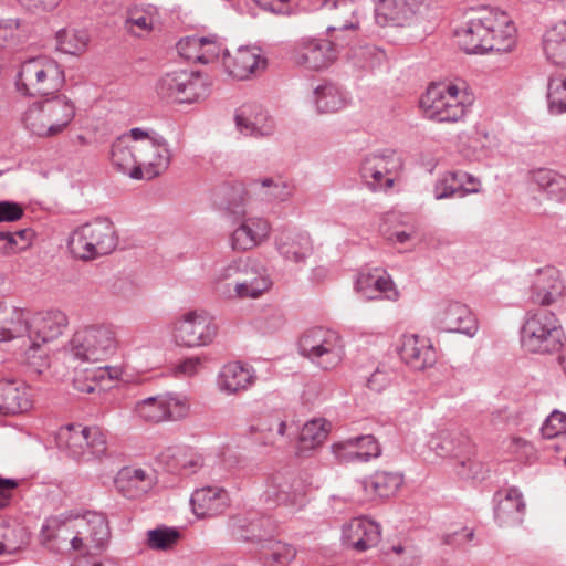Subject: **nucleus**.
Instances as JSON below:
<instances>
[{"label":"nucleus","mask_w":566,"mask_h":566,"mask_svg":"<svg viewBox=\"0 0 566 566\" xmlns=\"http://www.w3.org/2000/svg\"><path fill=\"white\" fill-rule=\"evenodd\" d=\"M34 102L24 113L25 127L43 138L62 134L75 117L74 103L63 94Z\"/></svg>","instance_id":"obj_1"},{"label":"nucleus","mask_w":566,"mask_h":566,"mask_svg":"<svg viewBox=\"0 0 566 566\" xmlns=\"http://www.w3.org/2000/svg\"><path fill=\"white\" fill-rule=\"evenodd\" d=\"M69 325V318L61 310H48L31 314L29 348L25 349L28 377L39 376L49 367L48 356L38 352L41 346L56 339Z\"/></svg>","instance_id":"obj_2"},{"label":"nucleus","mask_w":566,"mask_h":566,"mask_svg":"<svg viewBox=\"0 0 566 566\" xmlns=\"http://www.w3.org/2000/svg\"><path fill=\"white\" fill-rule=\"evenodd\" d=\"M564 329L555 313L527 311L521 328L522 348L531 354H556L564 347Z\"/></svg>","instance_id":"obj_3"},{"label":"nucleus","mask_w":566,"mask_h":566,"mask_svg":"<svg viewBox=\"0 0 566 566\" xmlns=\"http://www.w3.org/2000/svg\"><path fill=\"white\" fill-rule=\"evenodd\" d=\"M65 84L62 66L49 56H36L24 61L17 75L15 86L24 96H50Z\"/></svg>","instance_id":"obj_4"},{"label":"nucleus","mask_w":566,"mask_h":566,"mask_svg":"<svg viewBox=\"0 0 566 566\" xmlns=\"http://www.w3.org/2000/svg\"><path fill=\"white\" fill-rule=\"evenodd\" d=\"M117 244L115 227L107 218H97L78 227L71 233L67 242L71 253L84 261L107 255Z\"/></svg>","instance_id":"obj_5"},{"label":"nucleus","mask_w":566,"mask_h":566,"mask_svg":"<svg viewBox=\"0 0 566 566\" xmlns=\"http://www.w3.org/2000/svg\"><path fill=\"white\" fill-rule=\"evenodd\" d=\"M472 96L455 84H431L420 98L426 115L440 123L461 120L472 104Z\"/></svg>","instance_id":"obj_6"},{"label":"nucleus","mask_w":566,"mask_h":566,"mask_svg":"<svg viewBox=\"0 0 566 566\" xmlns=\"http://www.w3.org/2000/svg\"><path fill=\"white\" fill-rule=\"evenodd\" d=\"M298 350L303 357L323 370L334 369L345 356L340 335L323 326L304 331L298 338Z\"/></svg>","instance_id":"obj_7"},{"label":"nucleus","mask_w":566,"mask_h":566,"mask_svg":"<svg viewBox=\"0 0 566 566\" xmlns=\"http://www.w3.org/2000/svg\"><path fill=\"white\" fill-rule=\"evenodd\" d=\"M505 12L483 9L471 17L462 27L454 31L460 48L469 54H483L492 48L490 35L493 27L505 24Z\"/></svg>","instance_id":"obj_8"},{"label":"nucleus","mask_w":566,"mask_h":566,"mask_svg":"<svg viewBox=\"0 0 566 566\" xmlns=\"http://www.w3.org/2000/svg\"><path fill=\"white\" fill-rule=\"evenodd\" d=\"M117 347L116 333L111 325L85 326L74 333L70 340L71 354L83 361H101Z\"/></svg>","instance_id":"obj_9"},{"label":"nucleus","mask_w":566,"mask_h":566,"mask_svg":"<svg viewBox=\"0 0 566 566\" xmlns=\"http://www.w3.org/2000/svg\"><path fill=\"white\" fill-rule=\"evenodd\" d=\"M217 334V324L205 311H188L171 323L172 339L180 347L207 346L213 342Z\"/></svg>","instance_id":"obj_10"},{"label":"nucleus","mask_w":566,"mask_h":566,"mask_svg":"<svg viewBox=\"0 0 566 566\" xmlns=\"http://www.w3.org/2000/svg\"><path fill=\"white\" fill-rule=\"evenodd\" d=\"M156 92L160 99L191 104L207 94L203 78L193 71L175 70L167 72L156 83Z\"/></svg>","instance_id":"obj_11"},{"label":"nucleus","mask_w":566,"mask_h":566,"mask_svg":"<svg viewBox=\"0 0 566 566\" xmlns=\"http://www.w3.org/2000/svg\"><path fill=\"white\" fill-rule=\"evenodd\" d=\"M188 411L187 399L174 391H160L137 402L135 407L136 415L151 423L179 420L185 418Z\"/></svg>","instance_id":"obj_12"},{"label":"nucleus","mask_w":566,"mask_h":566,"mask_svg":"<svg viewBox=\"0 0 566 566\" xmlns=\"http://www.w3.org/2000/svg\"><path fill=\"white\" fill-rule=\"evenodd\" d=\"M308 484L291 472H277L265 482L263 495L266 502L300 509L305 505Z\"/></svg>","instance_id":"obj_13"},{"label":"nucleus","mask_w":566,"mask_h":566,"mask_svg":"<svg viewBox=\"0 0 566 566\" xmlns=\"http://www.w3.org/2000/svg\"><path fill=\"white\" fill-rule=\"evenodd\" d=\"M244 259L231 261L217 273L212 286L216 294L227 300L244 298L245 295H253L265 285L263 283L251 285V282L243 280Z\"/></svg>","instance_id":"obj_14"},{"label":"nucleus","mask_w":566,"mask_h":566,"mask_svg":"<svg viewBox=\"0 0 566 566\" xmlns=\"http://www.w3.org/2000/svg\"><path fill=\"white\" fill-rule=\"evenodd\" d=\"M566 285L560 271L554 266L538 269L532 276L528 302L549 306L563 302Z\"/></svg>","instance_id":"obj_15"},{"label":"nucleus","mask_w":566,"mask_h":566,"mask_svg":"<svg viewBox=\"0 0 566 566\" xmlns=\"http://www.w3.org/2000/svg\"><path fill=\"white\" fill-rule=\"evenodd\" d=\"M74 516L77 537L81 539L80 553H87L91 549H103L111 537L106 516L92 511Z\"/></svg>","instance_id":"obj_16"},{"label":"nucleus","mask_w":566,"mask_h":566,"mask_svg":"<svg viewBox=\"0 0 566 566\" xmlns=\"http://www.w3.org/2000/svg\"><path fill=\"white\" fill-rule=\"evenodd\" d=\"M335 59L336 49L326 39H302L293 51L295 63L314 71L328 67Z\"/></svg>","instance_id":"obj_17"},{"label":"nucleus","mask_w":566,"mask_h":566,"mask_svg":"<svg viewBox=\"0 0 566 566\" xmlns=\"http://www.w3.org/2000/svg\"><path fill=\"white\" fill-rule=\"evenodd\" d=\"M438 327L447 333L472 337L478 332V321L471 310L460 302H444L436 315Z\"/></svg>","instance_id":"obj_18"},{"label":"nucleus","mask_w":566,"mask_h":566,"mask_svg":"<svg viewBox=\"0 0 566 566\" xmlns=\"http://www.w3.org/2000/svg\"><path fill=\"white\" fill-rule=\"evenodd\" d=\"M136 150L138 166L144 171V178H155L170 165L171 153L167 142L161 136L136 144Z\"/></svg>","instance_id":"obj_19"},{"label":"nucleus","mask_w":566,"mask_h":566,"mask_svg":"<svg viewBox=\"0 0 566 566\" xmlns=\"http://www.w3.org/2000/svg\"><path fill=\"white\" fill-rule=\"evenodd\" d=\"M494 518L500 526H515L523 522L526 504L516 486L501 489L494 494Z\"/></svg>","instance_id":"obj_20"},{"label":"nucleus","mask_w":566,"mask_h":566,"mask_svg":"<svg viewBox=\"0 0 566 566\" xmlns=\"http://www.w3.org/2000/svg\"><path fill=\"white\" fill-rule=\"evenodd\" d=\"M42 536L45 541L53 542L52 547L56 551L80 553L81 539L77 537L73 514L46 520L42 527Z\"/></svg>","instance_id":"obj_21"},{"label":"nucleus","mask_w":566,"mask_h":566,"mask_svg":"<svg viewBox=\"0 0 566 566\" xmlns=\"http://www.w3.org/2000/svg\"><path fill=\"white\" fill-rule=\"evenodd\" d=\"M380 534L377 523L365 517H357L344 525L342 541L347 548L365 552L379 543Z\"/></svg>","instance_id":"obj_22"},{"label":"nucleus","mask_w":566,"mask_h":566,"mask_svg":"<svg viewBox=\"0 0 566 566\" xmlns=\"http://www.w3.org/2000/svg\"><path fill=\"white\" fill-rule=\"evenodd\" d=\"M400 357L415 370H424L433 367L438 358L430 339L418 335L403 336Z\"/></svg>","instance_id":"obj_23"},{"label":"nucleus","mask_w":566,"mask_h":566,"mask_svg":"<svg viewBox=\"0 0 566 566\" xmlns=\"http://www.w3.org/2000/svg\"><path fill=\"white\" fill-rule=\"evenodd\" d=\"M119 366H98L76 369L73 377L75 389H114L123 378Z\"/></svg>","instance_id":"obj_24"},{"label":"nucleus","mask_w":566,"mask_h":566,"mask_svg":"<svg viewBox=\"0 0 566 566\" xmlns=\"http://www.w3.org/2000/svg\"><path fill=\"white\" fill-rule=\"evenodd\" d=\"M193 513L201 518L222 514L230 504L228 492L220 486L196 490L190 499Z\"/></svg>","instance_id":"obj_25"},{"label":"nucleus","mask_w":566,"mask_h":566,"mask_svg":"<svg viewBox=\"0 0 566 566\" xmlns=\"http://www.w3.org/2000/svg\"><path fill=\"white\" fill-rule=\"evenodd\" d=\"M116 490L127 499H138L155 484L151 472L134 467L120 469L114 480Z\"/></svg>","instance_id":"obj_26"},{"label":"nucleus","mask_w":566,"mask_h":566,"mask_svg":"<svg viewBox=\"0 0 566 566\" xmlns=\"http://www.w3.org/2000/svg\"><path fill=\"white\" fill-rule=\"evenodd\" d=\"M375 269L373 272H361L355 282L356 290L361 293L367 300H378L384 297L389 301L398 300L399 293L390 276L382 271Z\"/></svg>","instance_id":"obj_27"},{"label":"nucleus","mask_w":566,"mask_h":566,"mask_svg":"<svg viewBox=\"0 0 566 566\" xmlns=\"http://www.w3.org/2000/svg\"><path fill=\"white\" fill-rule=\"evenodd\" d=\"M177 49L186 59H193L205 64L218 60L221 52L224 53L226 50L218 41L217 35L188 36L177 43Z\"/></svg>","instance_id":"obj_28"},{"label":"nucleus","mask_w":566,"mask_h":566,"mask_svg":"<svg viewBox=\"0 0 566 566\" xmlns=\"http://www.w3.org/2000/svg\"><path fill=\"white\" fill-rule=\"evenodd\" d=\"M222 63L230 76L237 80H247L259 69H264L265 60L249 48H240L233 54L224 50Z\"/></svg>","instance_id":"obj_29"},{"label":"nucleus","mask_w":566,"mask_h":566,"mask_svg":"<svg viewBox=\"0 0 566 566\" xmlns=\"http://www.w3.org/2000/svg\"><path fill=\"white\" fill-rule=\"evenodd\" d=\"M275 247L280 255L294 263L304 262L313 251L312 241L307 233L297 231H282L275 239Z\"/></svg>","instance_id":"obj_30"},{"label":"nucleus","mask_w":566,"mask_h":566,"mask_svg":"<svg viewBox=\"0 0 566 566\" xmlns=\"http://www.w3.org/2000/svg\"><path fill=\"white\" fill-rule=\"evenodd\" d=\"M256 380L255 369L240 360L224 364L217 377L219 389H248L255 386Z\"/></svg>","instance_id":"obj_31"},{"label":"nucleus","mask_w":566,"mask_h":566,"mask_svg":"<svg viewBox=\"0 0 566 566\" xmlns=\"http://www.w3.org/2000/svg\"><path fill=\"white\" fill-rule=\"evenodd\" d=\"M269 222L260 218L243 221L231 234V247L237 251H245L260 244L268 238Z\"/></svg>","instance_id":"obj_32"},{"label":"nucleus","mask_w":566,"mask_h":566,"mask_svg":"<svg viewBox=\"0 0 566 566\" xmlns=\"http://www.w3.org/2000/svg\"><path fill=\"white\" fill-rule=\"evenodd\" d=\"M136 144L130 145L126 136L118 137L111 148L114 167L133 179H143L144 171L138 166Z\"/></svg>","instance_id":"obj_33"},{"label":"nucleus","mask_w":566,"mask_h":566,"mask_svg":"<svg viewBox=\"0 0 566 566\" xmlns=\"http://www.w3.org/2000/svg\"><path fill=\"white\" fill-rule=\"evenodd\" d=\"M235 124L241 133L251 136L271 134L273 123L259 105H244L235 115Z\"/></svg>","instance_id":"obj_34"},{"label":"nucleus","mask_w":566,"mask_h":566,"mask_svg":"<svg viewBox=\"0 0 566 566\" xmlns=\"http://www.w3.org/2000/svg\"><path fill=\"white\" fill-rule=\"evenodd\" d=\"M413 18V11L405 0H379L375 19L380 27H403Z\"/></svg>","instance_id":"obj_35"},{"label":"nucleus","mask_w":566,"mask_h":566,"mask_svg":"<svg viewBox=\"0 0 566 566\" xmlns=\"http://www.w3.org/2000/svg\"><path fill=\"white\" fill-rule=\"evenodd\" d=\"M161 460L170 470L184 474L195 473L202 467V457L188 447H170L161 453Z\"/></svg>","instance_id":"obj_36"},{"label":"nucleus","mask_w":566,"mask_h":566,"mask_svg":"<svg viewBox=\"0 0 566 566\" xmlns=\"http://www.w3.org/2000/svg\"><path fill=\"white\" fill-rule=\"evenodd\" d=\"M31 313L22 308H13L3 322H0V342L22 338L23 345L29 348V334Z\"/></svg>","instance_id":"obj_37"},{"label":"nucleus","mask_w":566,"mask_h":566,"mask_svg":"<svg viewBox=\"0 0 566 566\" xmlns=\"http://www.w3.org/2000/svg\"><path fill=\"white\" fill-rule=\"evenodd\" d=\"M86 440L85 427L81 424H67L62 427L56 434L57 446L69 451L73 458L83 461L87 458L85 449Z\"/></svg>","instance_id":"obj_38"},{"label":"nucleus","mask_w":566,"mask_h":566,"mask_svg":"<svg viewBox=\"0 0 566 566\" xmlns=\"http://www.w3.org/2000/svg\"><path fill=\"white\" fill-rule=\"evenodd\" d=\"M331 430V423L324 418H315L304 423L298 439V453L315 450L324 443Z\"/></svg>","instance_id":"obj_39"},{"label":"nucleus","mask_w":566,"mask_h":566,"mask_svg":"<svg viewBox=\"0 0 566 566\" xmlns=\"http://www.w3.org/2000/svg\"><path fill=\"white\" fill-rule=\"evenodd\" d=\"M543 50L548 61L562 65L566 57V21L548 29L543 36Z\"/></svg>","instance_id":"obj_40"},{"label":"nucleus","mask_w":566,"mask_h":566,"mask_svg":"<svg viewBox=\"0 0 566 566\" xmlns=\"http://www.w3.org/2000/svg\"><path fill=\"white\" fill-rule=\"evenodd\" d=\"M218 203L235 218H242L245 214L247 190L241 182L233 185H222L216 193Z\"/></svg>","instance_id":"obj_41"},{"label":"nucleus","mask_w":566,"mask_h":566,"mask_svg":"<svg viewBox=\"0 0 566 566\" xmlns=\"http://www.w3.org/2000/svg\"><path fill=\"white\" fill-rule=\"evenodd\" d=\"M296 548L282 541L269 539L262 544L261 560L264 566H287L296 557Z\"/></svg>","instance_id":"obj_42"},{"label":"nucleus","mask_w":566,"mask_h":566,"mask_svg":"<svg viewBox=\"0 0 566 566\" xmlns=\"http://www.w3.org/2000/svg\"><path fill=\"white\" fill-rule=\"evenodd\" d=\"M314 96L319 113H335L346 104L344 94L332 83H326L315 88Z\"/></svg>","instance_id":"obj_43"},{"label":"nucleus","mask_w":566,"mask_h":566,"mask_svg":"<svg viewBox=\"0 0 566 566\" xmlns=\"http://www.w3.org/2000/svg\"><path fill=\"white\" fill-rule=\"evenodd\" d=\"M533 181L538 186L539 189L545 190L552 198L557 201H563L565 198L564 185L565 178L558 175L554 170L539 168L532 172Z\"/></svg>","instance_id":"obj_44"},{"label":"nucleus","mask_w":566,"mask_h":566,"mask_svg":"<svg viewBox=\"0 0 566 566\" xmlns=\"http://www.w3.org/2000/svg\"><path fill=\"white\" fill-rule=\"evenodd\" d=\"M371 491L376 497L394 495L403 483V476L397 472L377 471L369 476Z\"/></svg>","instance_id":"obj_45"},{"label":"nucleus","mask_w":566,"mask_h":566,"mask_svg":"<svg viewBox=\"0 0 566 566\" xmlns=\"http://www.w3.org/2000/svg\"><path fill=\"white\" fill-rule=\"evenodd\" d=\"M505 20V24L500 25L497 23L490 31L494 46L488 48V52L506 53L514 49L516 44V29L506 13Z\"/></svg>","instance_id":"obj_46"},{"label":"nucleus","mask_w":566,"mask_h":566,"mask_svg":"<svg viewBox=\"0 0 566 566\" xmlns=\"http://www.w3.org/2000/svg\"><path fill=\"white\" fill-rule=\"evenodd\" d=\"M124 28L128 33L135 36H143L150 33L154 29L153 12L139 7L128 9Z\"/></svg>","instance_id":"obj_47"},{"label":"nucleus","mask_w":566,"mask_h":566,"mask_svg":"<svg viewBox=\"0 0 566 566\" xmlns=\"http://www.w3.org/2000/svg\"><path fill=\"white\" fill-rule=\"evenodd\" d=\"M88 35L83 30L63 29L56 33V49L65 54H80L86 50Z\"/></svg>","instance_id":"obj_48"},{"label":"nucleus","mask_w":566,"mask_h":566,"mask_svg":"<svg viewBox=\"0 0 566 566\" xmlns=\"http://www.w3.org/2000/svg\"><path fill=\"white\" fill-rule=\"evenodd\" d=\"M180 537L176 527L159 525L146 533V545L153 551H168L177 545Z\"/></svg>","instance_id":"obj_49"},{"label":"nucleus","mask_w":566,"mask_h":566,"mask_svg":"<svg viewBox=\"0 0 566 566\" xmlns=\"http://www.w3.org/2000/svg\"><path fill=\"white\" fill-rule=\"evenodd\" d=\"M33 399L29 391H0V413L18 415L32 408Z\"/></svg>","instance_id":"obj_50"},{"label":"nucleus","mask_w":566,"mask_h":566,"mask_svg":"<svg viewBox=\"0 0 566 566\" xmlns=\"http://www.w3.org/2000/svg\"><path fill=\"white\" fill-rule=\"evenodd\" d=\"M34 239V231L24 228L15 231H0V242L6 253H17L28 249Z\"/></svg>","instance_id":"obj_51"},{"label":"nucleus","mask_w":566,"mask_h":566,"mask_svg":"<svg viewBox=\"0 0 566 566\" xmlns=\"http://www.w3.org/2000/svg\"><path fill=\"white\" fill-rule=\"evenodd\" d=\"M400 163L394 153L390 154H369L360 164V174L369 171L397 172Z\"/></svg>","instance_id":"obj_52"},{"label":"nucleus","mask_w":566,"mask_h":566,"mask_svg":"<svg viewBox=\"0 0 566 566\" xmlns=\"http://www.w3.org/2000/svg\"><path fill=\"white\" fill-rule=\"evenodd\" d=\"M548 112L560 115L566 112V77H551L547 87Z\"/></svg>","instance_id":"obj_53"},{"label":"nucleus","mask_w":566,"mask_h":566,"mask_svg":"<svg viewBox=\"0 0 566 566\" xmlns=\"http://www.w3.org/2000/svg\"><path fill=\"white\" fill-rule=\"evenodd\" d=\"M321 7L328 11H339V15L343 18L338 25L328 27V32L337 29L349 30L356 28L352 20L355 12L354 0H321Z\"/></svg>","instance_id":"obj_54"},{"label":"nucleus","mask_w":566,"mask_h":566,"mask_svg":"<svg viewBox=\"0 0 566 566\" xmlns=\"http://www.w3.org/2000/svg\"><path fill=\"white\" fill-rule=\"evenodd\" d=\"M357 440L354 438L334 442L331 446L332 453L340 462H368L370 453L356 451Z\"/></svg>","instance_id":"obj_55"},{"label":"nucleus","mask_w":566,"mask_h":566,"mask_svg":"<svg viewBox=\"0 0 566 566\" xmlns=\"http://www.w3.org/2000/svg\"><path fill=\"white\" fill-rule=\"evenodd\" d=\"M370 491L369 478L354 480L345 485L343 499L355 504H364L375 499L374 493H370Z\"/></svg>","instance_id":"obj_56"},{"label":"nucleus","mask_w":566,"mask_h":566,"mask_svg":"<svg viewBox=\"0 0 566 566\" xmlns=\"http://www.w3.org/2000/svg\"><path fill=\"white\" fill-rule=\"evenodd\" d=\"M85 434L87 436L85 442L87 458L84 461L104 455L107 450V442L102 429L98 427H85Z\"/></svg>","instance_id":"obj_57"},{"label":"nucleus","mask_w":566,"mask_h":566,"mask_svg":"<svg viewBox=\"0 0 566 566\" xmlns=\"http://www.w3.org/2000/svg\"><path fill=\"white\" fill-rule=\"evenodd\" d=\"M504 449L507 454L517 461H530L535 457L533 444L520 437H511L504 441Z\"/></svg>","instance_id":"obj_58"},{"label":"nucleus","mask_w":566,"mask_h":566,"mask_svg":"<svg viewBox=\"0 0 566 566\" xmlns=\"http://www.w3.org/2000/svg\"><path fill=\"white\" fill-rule=\"evenodd\" d=\"M397 172L369 171L360 174L365 185L371 191H387L394 186Z\"/></svg>","instance_id":"obj_59"},{"label":"nucleus","mask_w":566,"mask_h":566,"mask_svg":"<svg viewBox=\"0 0 566 566\" xmlns=\"http://www.w3.org/2000/svg\"><path fill=\"white\" fill-rule=\"evenodd\" d=\"M253 261L251 259L244 260V274L243 280L251 282V285L256 286V284L263 283L264 289L262 287L259 292H254L253 295H245L244 298H258L261 296L264 292L269 291L272 286V281L270 276L263 272V273H256L253 271Z\"/></svg>","instance_id":"obj_60"},{"label":"nucleus","mask_w":566,"mask_h":566,"mask_svg":"<svg viewBox=\"0 0 566 566\" xmlns=\"http://www.w3.org/2000/svg\"><path fill=\"white\" fill-rule=\"evenodd\" d=\"M429 448L440 458L452 457L455 453V443L449 432L440 431L429 440Z\"/></svg>","instance_id":"obj_61"},{"label":"nucleus","mask_w":566,"mask_h":566,"mask_svg":"<svg viewBox=\"0 0 566 566\" xmlns=\"http://www.w3.org/2000/svg\"><path fill=\"white\" fill-rule=\"evenodd\" d=\"M541 431L546 439H554L564 434L566 432V415L554 410L543 423Z\"/></svg>","instance_id":"obj_62"},{"label":"nucleus","mask_w":566,"mask_h":566,"mask_svg":"<svg viewBox=\"0 0 566 566\" xmlns=\"http://www.w3.org/2000/svg\"><path fill=\"white\" fill-rule=\"evenodd\" d=\"M19 546L17 530L0 521V556L13 554Z\"/></svg>","instance_id":"obj_63"},{"label":"nucleus","mask_w":566,"mask_h":566,"mask_svg":"<svg viewBox=\"0 0 566 566\" xmlns=\"http://www.w3.org/2000/svg\"><path fill=\"white\" fill-rule=\"evenodd\" d=\"M260 187L263 200H284L289 195L285 184L283 181L275 182L272 178H264L260 182Z\"/></svg>","instance_id":"obj_64"}]
</instances>
